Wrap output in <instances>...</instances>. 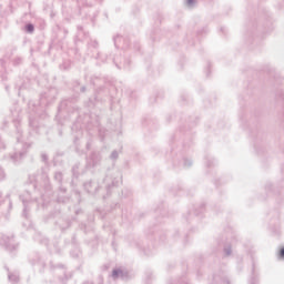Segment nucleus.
I'll use <instances>...</instances> for the list:
<instances>
[{
	"label": "nucleus",
	"instance_id": "1",
	"mask_svg": "<svg viewBox=\"0 0 284 284\" xmlns=\"http://www.w3.org/2000/svg\"><path fill=\"white\" fill-rule=\"evenodd\" d=\"M54 99H57V89H49L40 95L39 104L32 100L29 101L28 110L30 136L39 134V130H41V125L39 124V116H43V114L45 115V108H48V105L51 103H54Z\"/></svg>",
	"mask_w": 284,
	"mask_h": 284
},
{
	"label": "nucleus",
	"instance_id": "2",
	"mask_svg": "<svg viewBox=\"0 0 284 284\" xmlns=\"http://www.w3.org/2000/svg\"><path fill=\"white\" fill-rule=\"evenodd\" d=\"M12 123L16 128L17 132V145L14 148V152L10 154V161L14 163V165H19L26 156H28V150H30V144L28 143H22L21 139L23 136V130H21V116L19 113H17V118L12 120Z\"/></svg>",
	"mask_w": 284,
	"mask_h": 284
},
{
	"label": "nucleus",
	"instance_id": "3",
	"mask_svg": "<svg viewBox=\"0 0 284 284\" xmlns=\"http://www.w3.org/2000/svg\"><path fill=\"white\" fill-rule=\"evenodd\" d=\"M20 201L23 205L22 216L24 219H30V214H28L32 207V204L36 203L37 207L40 206L39 199L32 197V194L30 192H24L20 195Z\"/></svg>",
	"mask_w": 284,
	"mask_h": 284
},
{
	"label": "nucleus",
	"instance_id": "4",
	"mask_svg": "<svg viewBox=\"0 0 284 284\" xmlns=\"http://www.w3.org/2000/svg\"><path fill=\"white\" fill-rule=\"evenodd\" d=\"M0 245H2L8 252H14L18 247L14 242V234H2Z\"/></svg>",
	"mask_w": 284,
	"mask_h": 284
},
{
	"label": "nucleus",
	"instance_id": "5",
	"mask_svg": "<svg viewBox=\"0 0 284 284\" xmlns=\"http://www.w3.org/2000/svg\"><path fill=\"white\" fill-rule=\"evenodd\" d=\"M29 261L31 265H37L40 272H43L45 270V257H43V255L39 253H33L30 255Z\"/></svg>",
	"mask_w": 284,
	"mask_h": 284
},
{
	"label": "nucleus",
	"instance_id": "6",
	"mask_svg": "<svg viewBox=\"0 0 284 284\" xmlns=\"http://www.w3.org/2000/svg\"><path fill=\"white\" fill-rule=\"evenodd\" d=\"M90 83L94 88H98L97 92H100V90H103L105 88V83H108V78L94 74L90 78Z\"/></svg>",
	"mask_w": 284,
	"mask_h": 284
},
{
	"label": "nucleus",
	"instance_id": "7",
	"mask_svg": "<svg viewBox=\"0 0 284 284\" xmlns=\"http://www.w3.org/2000/svg\"><path fill=\"white\" fill-rule=\"evenodd\" d=\"M113 63L118 70H130L131 61L121 54L113 58Z\"/></svg>",
	"mask_w": 284,
	"mask_h": 284
},
{
	"label": "nucleus",
	"instance_id": "8",
	"mask_svg": "<svg viewBox=\"0 0 284 284\" xmlns=\"http://www.w3.org/2000/svg\"><path fill=\"white\" fill-rule=\"evenodd\" d=\"M119 176H121V173L116 172L115 176L113 179L108 175L104 179V184H105V190H106L108 196H110V190H112V187H116V185H119Z\"/></svg>",
	"mask_w": 284,
	"mask_h": 284
},
{
	"label": "nucleus",
	"instance_id": "9",
	"mask_svg": "<svg viewBox=\"0 0 284 284\" xmlns=\"http://www.w3.org/2000/svg\"><path fill=\"white\" fill-rule=\"evenodd\" d=\"M113 43L116 49L121 48L122 50H128L130 47V41L120 34L113 37Z\"/></svg>",
	"mask_w": 284,
	"mask_h": 284
},
{
	"label": "nucleus",
	"instance_id": "10",
	"mask_svg": "<svg viewBox=\"0 0 284 284\" xmlns=\"http://www.w3.org/2000/svg\"><path fill=\"white\" fill-rule=\"evenodd\" d=\"M101 159L100 152H92L88 159V165L90 168H97V165H101Z\"/></svg>",
	"mask_w": 284,
	"mask_h": 284
},
{
	"label": "nucleus",
	"instance_id": "11",
	"mask_svg": "<svg viewBox=\"0 0 284 284\" xmlns=\"http://www.w3.org/2000/svg\"><path fill=\"white\" fill-rule=\"evenodd\" d=\"M112 278H114V281H116V278H121L122 281H128V278H130V275L128 274V272H124L121 268H114L112 271Z\"/></svg>",
	"mask_w": 284,
	"mask_h": 284
},
{
	"label": "nucleus",
	"instance_id": "12",
	"mask_svg": "<svg viewBox=\"0 0 284 284\" xmlns=\"http://www.w3.org/2000/svg\"><path fill=\"white\" fill-rule=\"evenodd\" d=\"M84 190L89 194H97V190H99V184L92 181L85 182L84 183Z\"/></svg>",
	"mask_w": 284,
	"mask_h": 284
},
{
	"label": "nucleus",
	"instance_id": "13",
	"mask_svg": "<svg viewBox=\"0 0 284 284\" xmlns=\"http://www.w3.org/2000/svg\"><path fill=\"white\" fill-rule=\"evenodd\" d=\"M65 192H68V189L63 187V184H61L59 186V194L57 197V201L59 203H68V201H70V197L61 195V194H65Z\"/></svg>",
	"mask_w": 284,
	"mask_h": 284
},
{
	"label": "nucleus",
	"instance_id": "14",
	"mask_svg": "<svg viewBox=\"0 0 284 284\" xmlns=\"http://www.w3.org/2000/svg\"><path fill=\"white\" fill-rule=\"evenodd\" d=\"M94 59H95V61H98L97 65H102V63H106L108 54L97 51V54L94 55Z\"/></svg>",
	"mask_w": 284,
	"mask_h": 284
},
{
	"label": "nucleus",
	"instance_id": "15",
	"mask_svg": "<svg viewBox=\"0 0 284 284\" xmlns=\"http://www.w3.org/2000/svg\"><path fill=\"white\" fill-rule=\"evenodd\" d=\"M99 42L97 40H91L90 42H88V52L92 53V52H99Z\"/></svg>",
	"mask_w": 284,
	"mask_h": 284
},
{
	"label": "nucleus",
	"instance_id": "16",
	"mask_svg": "<svg viewBox=\"0 0 284 284\" xmlns=\"http://www.w3.org/2000/svg\"><path fill=\"white\" fill-rule=\"evenodd\" d=\"M42 176L45 180V185H47V190L48 192H52V185H50V178L48 176V173H45V171L42 169Z\"/></svg>",
	"mask_w": 284,
	"mask_h": 284
},
{
	"label": "nucleus",
	"instance_id": "17",
	"mask_svg": "<svg viewBox=\"0 0 284 284\" xmlns=\"http://www.w3.org/2000/svg\"><path fill=\"white\" fill-rule=\"evenodd\" d=\"M54 181L59 183V185H63V173L58 171L54 173Z\"/></svg>",
	"mask_w": 284,
	"mask_h": 284
},
{
	"label": "nucleus",
	"instance_id": "18",
	"mask_svg": "<svg viewBox=\"0 0 284 284\" xmlns=\"http://www.w3.org/2000/svg\"><path fill=\"white\" fill-rule=\"evenodd\" d=\"M8 278L10 281V283H13V284L19 283V274H17V273H9Z\"/></svg>",
	"mask_w": 284,
	"mask_h": 284
},
{
	"label": "nucleus",
	"instance_id": "19",
	"mask_svg": "<svg viewBox=\"0 0 284 284\" xmlns=\"http://www.w3.org/2000/svg\"><path fill=\"white\" fill-rule=\"evenodd\" d=\"M70 68H72V61H70V60H64L60 64V70H70Z\"/></svg>",
	"mask_w": 284,
	"mask_h": 284
},
{
	"label": "nucleus",
	"instance_id": "20",
	"mask_svg": "<svg viewBox=\"0 0 284 284\" xmlns=\"http://www.w3.org/2000/svg\"><path fill=\"white\" fill-rule=\"evenodd\" d=\"M70 278H72V273H68V272H65V270H64V276H63V277H60V283L67 284L68 281H70Z\"/></svg>",
	"mask_w": 284,
	"mask_h": 284
},
{
	"label": "nucleus",
	"instance_id": "21",
	"mask_svg": "<svg viewBox=\"0 0 284 284\" xmlns=\"http://www.w3.org/2000/svg\"><path fill=\"white\" fill-rule=\"evenodd\" d=\"M24 31H26L28 34L34 33V24H32V23L26 24V26H24Z\"/></svg>",
	"mask_w": 284,
	"mask_h": 284
},
{
	"label": "nucleus",
	"instance_id": "22",
	"mask_svg": "<svg viewBox=\"0 0 284 284\" xmlns=\"http://www.w3.org/2000/svg\"><path fill=\"white\" fill-rule=\"evenodd\" d=\"M21 63H23V58L21 57L13 58L12 65H21Z\"/></svg>",
	"mask_w": 284,
	"mask_h": 284
},
{
	"label": "nucleus",
	"instance_id": "23",
	"mask_svg": "<svg viewBox=\"0 0 284 284\" xmlns=\"http://www.w3.org/2000/svg\"><path fill=\"white\" fill-rule=\"evenodd\" d=\"M224 254H225V256L232 255V245H227L224 247Z\"/></svg>",
	"mask_w": 284,
	"mask_h": 284
},
{
	"label": "nucleus",
	"instance_id": "24",
	"mask_svg": "<svg viewBox=\"0 0 284 284\" xmlns=\"http://www.w3.org/2000/svg\"><path fill=\"white\" fill-rule=\"evenodd\" d=\"M110 159L111 161H116V159H119V151L116 150L112 151Z\"/></svg>",
	"mask_w": 284,
	"mask_h": 284
},
{
	"label": "nucleus",
	"instance_id": "25",
	"mask_svg": "<svg viewBox=\"0 0 284 284\" xmlns=\"http://www.w3.org/2000/svg\"><path fill=\"white\" fill-rule=\"evenodd\" d=\"M50 268L51 270H65V266L63 264H58V265H53L52 263H50Z\"/></svg>",
	"mask_w": 284,
	"mask_h": 284
},
{
	"label": "nucleus",
	"instance_id": "26",
	"mask_svg": "<svg viewBox=\"0 0 284 284\" xmlns=\"http://www.w3.org/2000/svg\"><path fill=\"white\" fill-rule=\"evenodd\" d=\"M73 176H79V164H74L72 168Z\"/></svg>",
	"mask_w": 284,
	"mask_h": 284
},
{
	"label": "nucleus",
	"instance_id": "27",
	"mask_svg": "<svg viewBox=\"0 0 284 284\" xmlns=\"http://www.w3.org/2000/svg\"><path fill=\"white\" fill-rule=\"evenodd\" d=\"M183 165H184V168H192V160L184 159Z\"/></svg>",
	"mask_w": 284,
	"mask_h": 284
},
{
	"label": "nucleus",
	"instance_id": "28",
	"mask_svg": "<svg viewBox=\"0 0 284 284\" xmlns=\"http://www.w3.org/2000/svg\"><path fill=\"white\" fill-rule=\"evenodd\" d=\"M6 181V171L0 166V182Z\"/></svg>",
	"mask_w": 284,
	"mask_h": 284
},
{
	"label": "nucleus",
	"instance_id": "29",
	"mask_svg": "<svg viewBox=\"0 0 284 284\" xmlns=\"http://www.w3.org/2000/svg\"><path fill=\"white\" fill-rule=\"evenodd\" d=\"M41 201H42V207H48V203H50L49 201H45V195L41 196Z\"/></svg>",
	"mask_w": 284,
	"mask_h": 284
},
{
	"label": "nucleus",
	"instance_id": "30",
	"mask_svg": "<svg viewBox=\"0 0 284 284\" xmlns=\"http://www.w3.org/2000/svg\"><path fill=\"white\" fill-rule=\"evenodd\" d=\"M248 284H258V280L255 276H252Z\"/></svg>",
	"mask_w": 284,
	"mask_h": 284
},
{
	"label": "nucleus",
	"instance_id": "31",
	"mask_svg": "<svg viewBox=\"0 0 284 284\" xmlns=\"http://www.w3.org/2000/svg\"><path fill=\"white\" fill-rule=\"evenodd\" d=\"M6 149V142L0 136V152Z\"/></svg>",
	"mask_w": 284,
	"mask_h": 284
},
{
	"label": "nucleus",
	"instance_id": "32",
	"mask_svg": "<svg viewBox=\"0 0 284 284\" xmlns=\"http://www.w3.org/2000/svg\"><path fill=\"white\" fill-rule=\"evenodd\" d=\"M41 160H42L44 163H48V154H47V153H42V154H41Z\"/></svg>",
	"mask_w": 284,
	"mask_h": 284
},
{
	"label": "nucleus",
	"instance_id": "33",
	"mask_svg": "<svg viewBox=\"0 0 284 284\" xmlns=\"http://www.w3.org/2000/svg\"><path fill=\"white\" fill-rule=\"evenodd\" d=\"M83 32V26H78V34L81 37V33Z\"/></svg>",
	"mask_w": 284,
	"mask_h": 284
},
{
	"label": "nucleus",
	"instance_id": "34",
	"mask_svg": "<svg viewBox=\"0 0 284 284\" xmlns=\"http://www.w3.org/2000/svg\"><path fill=\"white\" fill-rule=\"evenodd\" d=\"M0 77L2 81H8V73H2Z\"/></svg>",
	"mask_w": 284,
	"mask_h": 284
},
{
	"label": "nucleus",
	"instance_id": "35",
	"mask_svg": "<svg viewBox=\"0 0 284 284\" xmlns=\"http://www.w3.org/2000/svg\"><path fill=\"white\" fill-rule=\"evenodd\" d=\"M278 256L280 258H284V247L280 250Z\"/></svg>",
	"mask_w": 284,
	"mask_h": 284
},
{
	"label": "nucleus",
	"instance_id": "36",
	"mask_svg": "<svg viewBox=\"0 0 284 284\" xmlns=\"http://www.w3.org/2000/svg\"><path fill=\"white\" fill-rule=\"evenodd\" d=\"M3 203V192L0 191V205Z\"/></svg>",
	"mask_w": 284,
	"mask_h": 284
},
{
	"label": "nucleus",
	"instance_id": "37",
	"mask_svg": "<svg viewBox=\"0 0 284 284\" xmlns=\"http://www.w3.org/2000/svg\"><path fill=\"white\" fill-rule=\"evenodd\" d=\"M98 280H99V284H103V276L102 275H99Z\"/></svg>",
	"mask_w": 284,
	"mask_h": 284
},
{
	"label": "nucleus",
	"instance_id": "38",
	"mask_svg": "<svg viewBox=\"0 0 284 284\" xmlns=\"http://www.w3.org/2000/svg\"><path fill=\"white\" fill-rule=\"evenodd\" d=\"M187 6H194V0H186Z\"/></svg>",
	"mask_w": 284,
	"mask_h": 284
},
{
	"label": "nucleus",
	"instance_id": "39",
	"mask_svg": "<svg viewBox=\"0 0 284 284\" xmlns=\"http://www.w3.org/2000/svg\"><path fill=\"white\" fill-rule=\"evenodd\" d=\"M0 63H1L2 68L6 70V61L3 59H1Z\"/></svg>",
	"mask_w": 284,
	"mask_h": 284
},
{
	"label": "nucleus",
	"instance_id": "40",
	"mask_svg": "<svg viewBox=\"0 0 284 284\" xmlns=\"http://www.w3.org/2000/svg\"><path fill=\"white\" fill-rule=\"evenodd\" d=\"M92 148V142H87V150H90Z\"/></svg>",
	"mask_w": 284,
	"mask_h": 284
},
{
	"label": "nucleus",
	"instance_id": "41",
	"mask_svg": "<svg viewBox=\"0 0 284 284\" xmlns=\"http://www.w3.org/2000/svg\"><path fill=\"white\" fill-rule=\"evenodd\" d=\"M85 90H87L85 85L80 88V92H82V93L85 92Z\"/></svg>",
	"mask_w": 284,
	"mask_h": 284
},
{
	"label": "nucleus",
	"instance_id": "42",
	"mask_svg": "<svg viewBox=\"0 0 284 284\" xmlns=\"http://www.w3.org/2000/svg\"><path fill=\"white\" fill-rule=\"evenodd\" d=\"M207 168H211L212 166V162H207Z\"/></svg>",
	"mask_w": 284,
	"mask_h": 284
},
{
	"label": "nucleus",
	"instance_id": "43",
	"mask_svg": "<svg viewBox=\"0 0 284 284\" xmlns=\"http://www.w3.org/2000/svg\"><path fill=\"white\" fill-rule=\"evenodd\" d=\"M180 284H187V282H185V281H182V282H180Z\"/></svg>",
	"mask_w": 284,
	"mask_h": 284
},
{
	"label": "nucleus",
	"instance_id": "44",
	"mask_svg": "<svg viewBox=\"0 0 284 284\" xmlns=\"http://www.w3.org/2000/svg\"><path fill=\"white\" fill-rule=\"evenodd\" d=\"M9 207H12V202L11 201L9 202Z\"/></svg>",
	"mask_w": 284,
	"mask_h": 284
},
{
	"label": "nucleus",
	"instance_id": "45",
	"mask_svg": "<svg viewBox=\"0 0 284 284\" xmlns=\"http://www.w3.org/2000/svg\"><path fill=\"white\" fill-rule=\"evenodd\" d=\"M43 243H44L45 245H48V240H44Z\"/></svg>",
	"mask_w": 284,
	"mask_h": 284
},
{
	"label": "nucleus",
	"instance_id": "46",
	"mask_svg": "<svg viewBox=\"0 0 284 284\" xmlns=\"http://www.w3.org/2000/svg\"><path fill=\"white\" fill-rule=\"evenodd\" d=\"M206 77H210V71L206 73Z\"/></svg>",
	"mask_w": 284,
	"mask_h": 284
},
{
	"label": "nucleus",
	"instance_id": "47",
	"mask_svg": "<svg viewBox=\"0 0 284 284\" xmlns=\"http://www.w3.org/2000/svg\"><path fill=\"white\" fill-rule=\"evenodd\" d=\"M252 272H254V267H253Z\"/></svg>",
	"mask_w": 284,
	"mask_h": 284
}]
</instances>
